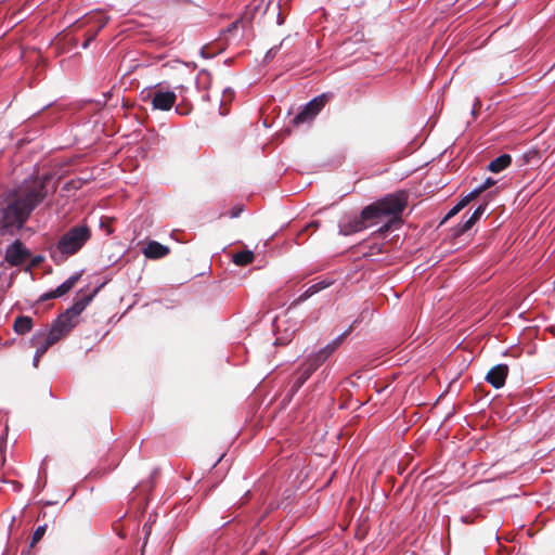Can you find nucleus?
I'll return each instance as SVG.
<instances>
[{
    "mask_svg": "<svg viewBox=\"0 0 555 555\" xmlns=\"http://www.w3.org/2000/svg\"><path fill=\"white\" fill-rule=\"evenodd\" d=\"M51 175L31 177L9 193L7 205L1 209L2 235H14L25 225L31 212L47 197L49 190L56 189L55 185H51Z\"/></svg>",
    "mask_w": 555,
    "mask_h": 555,
    "instance_id": "nucleus-1",
    "label": "nucleus"
},
{
    "mask_svg": "<svg viewBox=\"0 0 555 555\" xmlns=\"http://www.w3.org/2000/svg\"><path fill=\"white\" fill-rule=\"evenodd\" d=\"M91 238V229L87 224H76L63 233L57 242L50 246V257L56 264L63 263L76 255Z\"/></svg>",
    "mask_w": 555,
    "mask_h": 555,
    "instance_id": "nucleus-2",
    "label": "nucleus"
},
{
    "mask_svg": "<svg viewBox=\"0 0 555 555\" xmlns=\"http://www.w3.org/2000/svg\"><path fill=\"white\" fill-rule=\"evenodd\" d=\"M405 206L406 195L404 193L388 194L384 198L364 207L361 216L369 227L386 217L390 219V222H395L400 220Z\"/></svg>",
    "mask_w": 555,
    "mask_h": 555,
    "instance_id": "nucleus-3",
    "label": "nucleus"
},
{
    "mask_svg": "<svg viewBox=\"0 0 555 555\" xmlns=\"http://www.w3.org/2000/svg\"><path fill=\"white\" fill-rule=\"evenodd\" d=\"M142 100L152 105L153 109L170 111L177 101L173 90L165 89L162 83L149 87L142 91Z\"/></svg>",
    "mask_w": 555,
    "mask_h": 555,
    "instance_id": "nucleus-4",
    "label": "nucleus"
},
{
    "mask_svg": "<svg viewBox=\"0 0 555 555\" xmlns=\"http://www.w3.org/2000/svg\"><path fill=\"white\" fill-rule=\"evenodd\" d=\"M325 105V95H319L308 102L305 107L294 117L293 124L300 125L310 122Z\"/></svg>",
    "mask_w": 555,
    "mask_h": 555,
    "instance_id": "nucleus-5",
    "label": "nucleus"
},
{
    "mask_svg": "<svg viewBox=\"0 0 555 555\" xmlns=\"http://www.w3.org/2000/svg\"><path fill=\"white\" fill-rule=\"evenodd\" d=\"M30 255L29 249L20 240H15L7 247L4 258L10 266L17 267L23 264Z\"/></svg>",
    "mask_w": 555,
    "mask_h": 555,
    "instance_id": "nucleus-6",
    "label": "nucleus"
},
{
    "mask_svg": "<svg viewBox=\"0 0 555 555\" xmlns=\"http://www.w3.org/2000/svg\"><path fill=\"white\" fill-rule=\"evenodd\" d=\"M77 324V321L69 317L67 313H61L56 320L52 323L48 334L55 337L57 343L64 336H66Z\"/></svg>",
    "mask_w": 555,
    "mask_h": 555,
    "instance_id": "nucleus-7",
    "label": "nucleus"
},
{
    "mask_svg": "<svg viewBox=\"0 0 555 555\" xmlns=\"http://www.w3.org/2000/svg\"><path fill=\"white\" fill-rule=\"evenodd\" d=\"M369 228V224L359 216L348 217L339 222V233L343 235H351Z\"/></svg>",
    "mask_w": 555,
    "mask_h": 555,
    "instance_id": "nucleus-8",
    "label": "nucleus"
},
{
    "mask_svg": "<svg viewBox=\"0 0 555 555\" xmlns=\"http://www.w3.org/2000/svg\"><path fill=\"white\" fill-rule=\"evenodd\" d=\"M352 326H349L344 333L330 341L326 346L321 348L319 351L312 353L319 362L322 364L336 351V349L341 345L344 339L351 333Z\"/></svg>",
    "mask_w": 555,
    "mask_h": 555,
    "instance_id": "nucleus-9",
    "label": "nucleus"
},
{
    "mask_svg": "<svg viewBox=\"0 0 555 555\" xmlns=\"http://www.w3.org/2000/svg\"><path fill=\"white\" fill-rule=\"evenodd\" d=\"M81 278V273H75L70 275L66 281H64L61 285H59L55 289H52L48 293H44L41 295L40 300H49L53 298H60L64 295H66L79 281Z\"/></svg>",
    "mask_w": 555,
    "mask_h": 555,
    "instance_id": "nucleus-10",
    "label": "nucleus"
},
{
    "mask_svg": "<svg viewBox=\"0 0 555 555\" xmlns=\"http://www.w3.org/2000/svg\"><path fill=\"white\" fill-rule=\"evenodd\" d=\"M55 343L54 336H50L48 333L46 334V332L42 331L36 332L30 339V345L36 347L35 353L38 356H43Z\"/></svg>",
    "mask_w": 555,
    "mask_h": 555,
    "instance_id": "nucleus-11",
    "label": "nucleus"
},
{
    "mask_svg": "<svg viewBox=\"0 0 555 555\" xmlns=\"http://www.w3.org/2000/svg\"><path fill=\"white\" fill-rule=\"evenodd\" d=\"M508 374L506 364H498L493 366L487 374L486 380L494 388H502Z\"/></svg>",
    "mask_w": 555,
    "mask_h": 555,
    "instance_id": "nucleus-12",
    "label": "nucleus"
},
{
    "mask_svg": "<svg viewBox=\"0 0 555 555\" xmlns=\"http://www.w3.org/2000/svg\"><path fill=\"white\" fill-rule=\"evenodd\" d=\"M333 284V281L324 279L321 280L312 285H310L298 298H296L289 306V309L298 306L299 304L304 302L314 294L321 292L322 289H325L326 287L331 286Z\"/></svg>",
    "mask_w": 555,
    "mask_h": 555,
    "instance_id": "nucleus-13",
    "label": "nucleus"
},
{
    "mask_svg": "<svg viewBox=\"0 0 555 555\" xmlns=\"http://www.w3.org/2000/svg\"><path fill=\"white\" fill-rule=\"evenodd\" d=\"M149 259H160L169 254V248L156 241H151L142 250Z\"/></svg>",
    "mask_w": 555,
    "mask_h": 555,
    "instance_id": "nucleus-14",
    "label": "nucleus"
},
{
    "mask_svg": "<svg viewBox=\"0 0 555 555\" xmlns=\"http://www.w3.org/2000/svg\"><path fill=\"white\" fill-rule=\"evenodd\" d=\"M511 163H512L511 155L502 154L489 163L488 169L491 172L498 173V172H501L502 170H504L505 168H507L511 165Z\"/></svg>",
    "mask_w": 555,
    "mask_h": 555,
    "instance_id": "nucleus-15",
    "label": "nucleus"
},
{
    "mask_svg": "<svg viewBox=\"0 0 555 555\" xmlns=\"http://www.w3.org/2000/svg\"><path fill=\"white\" fill-rule=\"evenodd\" d=\"M31 327H33V320L30 317H26V315H21V317L16 318L14 321V324H13L14 331L20 335H24V334L30 332Z\"/></svg>",
    "mask_w": 555,
    "mask_h": 555,
    "instance_id": "nucleus-16",
    "label": "nucleus"
},
{
    "mask_svg": "<svg viewBox=\"0 0 555 555\" xmlns=\"http://www.w3.org/2000/svg\"><path fill=\"white\" fill-rule=\"evenodd\" d=\"M310 376V373H308L301 366H299L295 373L292 390L297 391L308 380Z\"/></svg>",
    "mask_w": 555,
    "mask_h": 555,
    "instance_id": "nucleus-17",
    "label": "nucleus"
},
{
    "mask_svg": "<svg viewBox=\"0 0 555 555\" xmlns=\"http://www.w3.org/2000/svg\"><path fill=\"white\" fill-rule=\"evenodd\" d=\"M476 196H472V192L465 195L453 208L449 210L446 218H451L457 215L466 205H468Z\"/></svg>",
    "mask_w": 555,
    "mask_h": 555,
    "instance_id": "nucleus-18",
    "label": "nucleus"
},
{
    "mask_svg": "<svg viewBox=\"0 0 555 555\" xmlns=\"http://www.w3.org/2000/svg\"><path fill=\"white\" fill-rule=\"evenodd\" d=\"M254 254L250 250H244L233 256V262L237 266H245L253 261Z\"/></svg>",
    "mask_w": 555,
    "mask_h": 555,
    "instance_id": "nucleus-19",
    "label": "nucleus"
},
{
    "mask_svg": "<svg viewBox=\"0 0 555 555\" xmlns=\"http://www.w3.org/2000/svg\"><path fill=\"white\" fill-rule=\"evenodd\" d=\"M321 365L322 363L319 362V360L311 353L306 358L300 366L312 375V373Z\"/></svg>",
    "mask_w": 555,
    "mask_h": 555,
    "instance_id": "nucleus-20",
    "label": "nucleus"
},
{
    "mask_svg": "<svg viewBox=\"0 0 555 555\" xmlns=\"http://www.w3.org/2000/svg\"><path fill=\"white\" fill-rule=\"evenodd\" d=\"M85 309L80 305V302L76 299L70 308H68L65 313L72 317L74 320L78 322V317Z\"/></svg>",
    "mask_w": 555,
    "mask_h": 555,
    "instance_id": "nucleus-21",
    "label": "nucleus"
},
{
    "mask_svg": "<svg viewBox=\"0 0 555 555\" xmlns=\"http://www.w3.org/2000/svg\"><path fill=\"white\" fill-rule=\"evenodd\" d=\"M494 184L495 180H493L492 178H487L483 183H481L472 191V196L477 197L480 193H482L483 191H486L487 189L491 188Z\"/></svg>",
    "mask_w": 555,
    "mask_h": 555,
    "instance_id": "nucleus-22",
    "label": "nucleus"
},
{
    "mask_svg": "<svg viewBox=\"0 0 555 555\" xmlns=\"http://www.w3.org/2000/svg\"><path fill=\"white\" fill-rule=\"evenodd\" d=\"M90 20H93L96 23L98 27L94 33L98 34L107 24L109 18L107 15L103 13H96L93 16H91Z\"/></svg>",
    "mask_w": 555,
    "mask_h": 555,
    "instance_id": "nucleus-23",
    "label": "nucleus"
},
{
    "mask_svg": "<svg viewBox=\"0 0 555 555\" xmlns=\"http://www.w3.org/2000/svg\"><path fill=\"white\" fill-rule=\"evenodd\" d=\"M46 529H47V526L46 525H42V526H39L33 533V537H31V542H30V546H34L36 545L41 539L42 537L46 533Z\"/></svg>",
    "mask_w": 555,
    "mask_h": 555,
    "instance_id": "nucleus-24",
    "label": "nucleus"
},
{
    "mask_svg": "<svg viewBox=\"0 0 555 555\" xmlns=\"http://www.w3.org/2000/svg\"><path fill=\"white\" fill-rule=\"evenodd\" d=\"M486 208L487 205H479L469 217L473 219V221L477 222L480 219V217L485 214Z\"/></svg>",
    "mask_w": 555,
    "mask_h": 555,
    "instance_id": "nucleus-25",
    "label": "nucleus"
},
{
    "mask_svg": "<svg viewBox=\"0 0 555 555\" xmlns=\"http://www.w3.org/2000/svg\"><path fill=\"white\" fill-rule=\"evenodd\" d=\"M476 222L473 221V219L470 217H468L465 221H463L460 225H459V232L460 233H464L466 231H468Z\"/></svg>",
    "mask_w": 555,
    "mask_h": 555,
    "instance_id": "nucleus-26",
    "label": "nucleus"
},
{
    "mask_svg": "<svg viewBox=\"0 0 555 555\" xmlns=\"http://www.w3.org/2000/svg\"><path fill=\"white\" fill-rule=\"evenodd\" d=\"M476 222L473 221V219L470 217H468L465 221H463L460 225H459V232L460 233H464L466 231H468Z\"/></svg>",
    "mask_w": 555,
    "mask_h": 555,
    "instance_id": "nucleus-27",
    "label": "nucleus"
},
{
    "mask_svg": "<svg viewBox=\"0 0 555 555\" xmlns=\"http://www.w3.org/2000/svg\"><path fill=\"white\" fill-rule=\"evenodd\" d=\"M280 44H282V42ZM280 47L281 46H275V47L271 48L270 50H268V52L266 53L264 60L267 62L273 60L275 57Z\"/></svg>",
    "mask_w": 555,
    "mask_h": 555,
    "instance_id": "nucleus-28",
    "label": "nucleus"
},
{
    "mask_svg": "<svg viewBox=\"0 0 555 555\" xmlns=\"http://www.w3.org/2000/svg\"><path fill=\"white\" fill-rule=\"evenodd\" d=\"M94 294H91V295H87V296H83L81 298H78L77 300L80 302V305L82 306L83 309L87 308V306L91 302L92 298H93Z\"/></svg>",
    "mask_w": 555,
    "mask_h": 555,
    "instance_id": "nucleus-29",
    "label": "nucleus"
},
{
    "mask_svg": "<svg viewBox=\"0 0 555 555\" xmlns=\"http://www.w3.org/2000/svg\"><path fill=\"white\" fill-rule=\"evenodd\" d=\"M94 294H91V295H87V296H83L81 298H78L77 300L80 302V305L82 306L83 309L87 308V306L91 302L92 298H93Z\"/></svg>",
    "mask_w": 555,
    "mask_h": 555,
    "instance_id": "nucleus-30",
    "label": "nucleus"
},
{
    "mask_svg": "<svg viewBox=\"0 0 555 555\" xmlns=\"http://www.w3.org/2000/svg\"><path fill=\"white\" fill-rule=\"evenodd\" d=\"M276 9H278V20H276V23L279 25H282L284 23V20H283L282 15H281V5H280V3L276 4Z\"/></svg>",
    "mask_w": 555,
    "mask_h": 555,
    "instance_id": "nucleus-31",
    "label": "nucleus"
},
{
    "mask_svg": "<svg viewBox=\"0 0 555 555\" xmlns=\"http://www.w3.org/2000/svg\"><path fill=\"white\" fill-rule=\"evenodd\" d=\"M461 521H462L463 524H470V522H473V521H474V518H473V516H472V515H465V516H462V517H461Z\"/></svg>",
    "mask_w": 555,
    "mask_h": 555,
    "instance_id": "nucleus-32",
    "label": "nucleus"
},
{
    "mask_svg": "<svg viewBox=\"0 0 555 555\" xmlns=\"http://www.w3.org/2000/svg\"><path fill=\"white\" fill-rule=\"evenodd\" d=\"M41 358H42V356H38V354H36V353L34 354L33 365H34L35 367H38V364H39V361H40V359H41Z\"/></svg>",
    "mask_w": 555,
    "mask_h": 555,
    "instance_id": "nucleus-33",
    "label": "nucleus"
},
{
    "mask_svg": "<svg viewBox=\"0 0 555 555\" xmlns=\"http://www.w3.org/2000/svg\"><path fill=\"white\" fill-rule=\"evenodd\" d=\"M96 36V33H94L87 41L83 42L82 48H88L91 40H93Z\"/></svg>",
    "mask_w": 555,
    "mask_h": 555,
    "instance_id": "nucleus-34",
    "label": "nucleus"
},
{
    "mask_svg": "<svg viewBox=\"0 0 555 555\" xmlns=\"http://www.w3.org/2000/svg\"><path fill=\"white\" fill-rule=\"evenodd\" d=\"M480 105V101L478 99H476V102L474 104V107L472 109V114L475 115L476 114V111H477V106Z\"/></svg>",
    "mask_w": 555,
    "mask_h": 555,
    "instance_id": "nucleus-35",
    "label": "nucleus"
},
{
    "mask_svg": "<svg viewBox=\"0 0 555 555\" xmlns=\"http://www.w3.org/2000/svg\"><path fill=\"white\" fill-rule=\"evenodd\" d=\"M143 530L145 531V535L147 537V535L150 534V532H151V527H150L149 525H146V524H145V525L143 526Z\"/></svg>",
    "mask_w": 555,
    "mask_h": 555,
    "instance_id": "nucleus-36",
    "label": "nucleus"
},
{
    "mask_svg": "<svg viewBox=\"0 0 555 555\" xmlns=\"http://www.w3.org/2000/svg\"><path fill=\"white\" fill-rule=\"evenodd\" d=\"M176 113H178V114H180V115H184V114H185L184 112L180 111V108H179V107H176Z\"/></svg>",
    "mask_w": 555,
    "mask_h": 555,
    "instance_id": "nucleus-37",
    "label": "nucleus"
},
{
    "mask_svg": "<svg viewBox=\"0 0 555 555\" xmlns=\"http://www.w3.org/2000/svg\"><path fill=\"white\" fill-rule=\"evenodd\" d=\"M318 224H319L318 222H311V223L309 224V227H318Z\"/></svg>",
    "mask_w": 555,
    "mask_h": 555,
    "instance_id": "nucleus-38",
    "label": "nucleus"
}]
</instances>
